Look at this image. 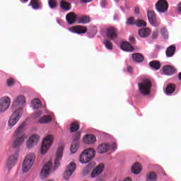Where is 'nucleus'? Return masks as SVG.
Returning <instances> with one entry per match:
<instances>
[{"instance_id":"f257e3e1","label":"nucleus","mask_w":181,"mask_h":181,"mask_svg":"<svg viewBox=\"0 0 181 181\" xmlns=\"http://www.w3.org/2000/svg\"><path fill=\"white\" fill-rule=\"evenodd\" d=\"M25 123L21 124L14 134L16 139L13 142V148H15L16 149L19 148L22 144L25 142V130L23 128H25Z\"/></svg>"},{"instance_id":"f03ea898","label":"nucleus","mask_w":181,"mask_h":181,"mask_svg":"<svg viewBox=\"0 0 181 181\" xmlns=\"http://www.w3.org/2000/svg\"><path fill=\"white\" fill-rule=\"evenodd\" d=\"M35 159H36V156L33 153H30L25 156L23 162V173H26V172L30 170L32 166H33V163H35Z\"/></svg>"},{"instance_id":"7ed1b4c3","label":"nucleus","mask_w":181,"mask_h":181,"mask_svg":"<svg viewBox=\"0 0 181 181\" xmlns=\"http://www.w3.org/2000/svg\"><path fill=\"white\" fill-rule=\"evenodd\" d=\"M139 90L143 95H148L151 93L152 88V82L149 79H143L141 83L138 84Z\"/></svg>"},{"instance_id":"20e7f679","label":"nucleus","mask_w":181,"mask_h":181,"mask_svg":"<svg viewBox=\"0 0 181 181\" xmlns=\"http://www.w3.org/2000/svg\"><path fill=\"white\" fill-rule=\"evenodd\" d=\"M95 156V150L87 148L80 155V162L81 163H88Z\"/></svg>"},{"instance_id":"39448f33","label":"nucleus","mask_w":181,"mask_h":181,"mask_svg":"<svg viewBox=\"0 0 181 181\" xmlns=\"http://www.w3.org/2000/svg\"><path fill=\"white\" fill-rule=\"evenodd\" d=\"M22 113V107H18V109H15L14 112L11 115L8 119V124L10 128L15 127L19 119H21V114Z\"/></svg>"},{"instance_id":"423d86ee","label":"nucleus","mask_w":181,"mask_h":181,"mask_svg":"<svg viewBox=\"0 0 181 181\" xmlns=\"http://www.w3.org/2000/svg\"><path fill=\"white\" fill-rule=\"evenodd\" d=\"M52 144H53V135L49 134L42 141V146H41L42 155L46 154L49 148L52 146Z\"/></svg>"},{"instance_id":"0eeeda50","label":"nucleus","mask_w":181,"mask_h":181,"mask_svg":"<svg viewBox=\"0 0 181 181\" xmlns=\"http://www.w3.org/2000/svg\"><path fill=\"white\" fill-rule=\"evenodd\" d=\"M168 8L169 4L166 0H158L156 4V9L160 13H165V12H168Z\"/></svg>"},{"instance_id":"6e6552de","label":"nucleus","mask_w":181,"mask_h":181,"mask_svg":"<svg viewBox=\"0 0 181 181\" xmlns=\"http://www.w3.org/2000/svg\"><path fill=\"white\" fill-rule=\"evenodd\" d=\"M74 170H76V163L74 162L70 163L63 174V178L64 180H69L70 179V176L74 173Z\"/></svg>"},{"instance_id":"1a4fd4ad","label":"nucleus","mask_w":181,"mask_h":181,"mask_svg":"<svg viewBox=\"0 0 181 181\" xmlns=\"http://www.w3.org/2000/svg\"><path fill=\"white\" fill-rule=\"evenodd\" d=\"M50 172H52V162L49 161L44 165L43 168L41 170V172L40 173L41 179L43 180L46 179V177H49Z\"/></svg>"},{"instance_id":"9d476101","label":"nucleus","mask_w":181,"mask_h":181,"mask_svg":"<svg viewBox=\"0 0 181 181\" xmlns=\"http://www.w3.org/2000/svg\"><path fill=\"white\" fill-rule=\"evenodd\" d=\"M11 105V98L8 96H4L0 99V112H5Z\"/></svg>"},{"instance_id":"9b49d317","label":"nucleus","mask_w":181,"mask_h":181,"mask_svg":"<svg viewBox=\"0 0 181 181\" xmlns=\"http://www.w3.org/2000/svg\"><path fill=\"white\" fill-rule=\"evenodd\" d=\"M81 133L80 132H77L75 134L74 139L73 140L70 151L71 153H76L77 150L78 149V141H80V135Z\"/></svg>"},{"instance_id":"f8f14e48","label":"nucleus","mask_w":181,"mask_h":181,"mask_svg":"<svg viewBox=\"0 0 181 181\" xmlns=\"http://www.w3.org/2000/svg\"><path fill=\"white\" fill-rule=\"evenodd\" d=\"M18 156H19V153L18 152L15 153L14 154H12L8 159L6 163V168L7 169H12L13 166L16 164V162H18Z\"/></svg>"},{"instance_id":"ddd939ff","label":"nucleus","mask_w":181,"mask_h":181,"mask_svg":"<svg viewBox=\"0 0 181 181\" xmlns=\"http://www.w3.org/2000/svg\"><path fill=\"white\" fill-rule=\"evenodd\" d=\"M106 36L111 40H115L118 37V30L114 27L107 28L106 29Z\"/></svg>"},{"instance_id":"4468645a","label":"nucleus","mask_w":181,"mask_h":181,"mask_svg":"<svg viewBox=\"0 0 181 181\" xmlns=\"http://www.w3.org/2000/svg\"><path fill=\"white\" fill-rule=\"evenodd\" d=\"M70 32L77 33V35H83L87 33V27L83 25H75L69 28Z\"/></svg>"},{"instance_id":"2eb2a0df","label":"nucleus","mask_w":181,"mask_h":181,"mask_svg":"<svg viewBox=\"0 0 181 181\" xmlns=\"http://www.w3.org/2000/svg\"><path fill=\"white\" fill-rule=\"evenodd\" d=\"M26 102L25 96L19 95L17 97V99L13 103V108H16V110H19L21 107V104H25Z\"/></svg>"},{"instance_id":"dca6fc26","label":"nucleus","mask_w":181,"mask_h":181,"mask_svg":"<svg viewBox=\"0 0 181 181\" xmlns=\"http://www.w3.org/2000/svg\"><path fill=\"white\" fill-rule=\"evenodd\" d=\"M147 16L148 18V21L153 26H158V23H156V14L155 11L150 10L147 12Z\"/></svg>"},{"instance_id":"f3484780","label":"nucleus","mask_w":181,"mask_h":181,"mask_svg":"<svg viewBox=\"0 0 181 181\" xmlns=\"http://www.w3.org/2000/svg\"><path fill=\"white\" fill-rule=\"evenodd\" d=\"M69 25H74L77 22L78 16L74 12L69 13L66 16Z\"/></svg>"},{"instance_id":"a211bd4d","label":"nucleus","mask_w":181,"mask_h":181,"mask_svg":"<svg viewBox=\"0 0 181 181\" xmlns=\"http://www.w3.org/2000/svg\"><path fill=\"white\" fill-rule=\"evenodd\" d=\"M62 158H63V147L60 146L58 148L57 151V157L54 161L55 168H57L59 165H60V161L62 160Z\"/></svg>"},{"instance_id":"6ab92c4d","label":"nucleus","mask_w":181,"mask_h":181,"mask_svg":"<svg viewBox=\"0 0 181 181\" xmlns=\"http://www.w3.org/2000/svg\"><path fill=\"white\" fill-rule=\"evenodd\" d=\"M163 71L166 76H173L176 73V69L172 65H166L163 66Z\"/></svg>"},{"instance_id":"aec40b11","label":"nucleus","mask_w":181,"mask_h":181,"mask_svg":"<svg viewBox=\"0 0 181 181\" xmlns=\"http://www.w3.org/2000/svg\"><path fill=\"white\" fill-rule=\"evenodd\" d=\"M104 170V164H99L92 172L91 177H97Z\"/></svg>"},{"instance_id":"412c9836","label":"nucleus","mask_w":181,"mask_h":181,"mask_svg":"<svg viewBox=\"0 0 181 181\" xmlns=\"http://www.w3.org/2000/svg\"><path fill=\"white\" fill-rule=\"evenodd\" d=\"M40 136L34 134L31 136L27 143L28 147V148H32L33 146V144H37L39 142Z\"/></svg>"},{"instance_id":"4be33fe9","label":"nucleus","mask_w":181,"mask_h":181,"mask_svg":"<svg viewBox=\"0 0 181 181\" xmlns=\"http://www.w3.org/2000/svg\"><path fill=\"white\" fill-rule=\"evenodd\" d=\"M95 141H97V138L95 137V136L93 134H87V135H85L83 137V142L85 144H94Z\"/></svg>"},{"instance_id":"5701e85b","label":"nucleus","mask_w":181,"mask_h":181,"mask_svg":"<svg viewBox=\"0 0 181 181\" xmlns=\"http://www.w3.org/2000/svg\"><path fill=\"white\" fill-rule=\"evenodd\" d=\"M110 150V145L108 144H102L98 146L97 152L98 153H105Z\"/></svg>"},{"instance_id":"b1692460","label":"nucleus","mask_w":181,"mask_h":181,"mask_svg":"<svg viewBox=\"0 0 181 181\" xmlns=\"http://www.w3.org/2000/svg\"><path fill=\"white\" fill-rule=\"evenodd\" d=\"M120 47L124 52H132L134 50V47L128 42H122Z\"/></svg>"},{"instance_id":"393cba45","label":"nucleus","mask_w":181,"mask_h":181,"mask_svg":"<svg viewBox=\"0 0 181 181\" xmlns=\"http://www.w3.org/2000/svg\"><path fill=\"white\" fill-rule=\"evenodd\" d=\"M29 6H31L33 9L37 11V9L42 8V2L39 0H31Z\"/></svg>"},{"instance_id":"a878e982","label":"nucleus","mask_w":181,"mask_h":181,"mask_svg":"<svg viewBox=\"0 0 181 181\" xmlns=\"http://www.w3.org/2000/svg\"><path fill=\"white\" fill-rule=\"evenodd\" d=\"M176 52V46L170 45L168 47L165 51V54L167 57H173V56Z\"/></svg>"},{"instance_id":"bb28decb","label":"nucleus","mask_w":181,"mask_h":181,"mask_svg":"<svg viewBox=\"0 0 181 181\" xmlns=\"http://www.w3.org/2000/svg\"><path fill=\"white\" fill-rule=\"evenodd\" d=\"M132 59L136 62V63H142L144 60H145V58L144 57V55L140 53H134L132 54Z\"/></svg>"},{"instance_id":"cd10ccee","label":"nucleus","mask_w":181,"mask_h":181,"mask_svg":"<svg viewBox=\"0 0 181 181\" xmlns=\"http://www.w3.org/2000/svg\"><path fill=\"white\" fill-rule=\"evenodd\" d=\"M142 169L141 168V165L139 163H134L132 167V173L134 175H139L141 173Z\"/></svg>"},{"instance_id":"c85d7f7f","label":"nucleus","mask_w":181,"mask_h":181,"mask_svg":"<svg viewBox=\"0 0 181 181\" xmlns=\"http://www.w3.org/2000/svg\"><path fill=\"white\" fill-rule=\"evenodd\" d=\"M139 35L141 37H148L151 35L149 28H141L139 30Z\"/></svg>"},{"instance_id":"c756f323","label":"nucleus","mask_w":181,"mask_h":181,"mask_svg":"<svg viewBox=\"0 0 181 181\" xmlns=\"http://www.w3.org/2000/svg\"><path fill=\"white\" fill-rule=\"evenodd\" d=\"M90 22V16H82L80 17H78L77 18V23H81L82 25H84L86 23H89Z\"/></svg>"},{"instance_id":"7c9ffc66","label":"nucleus","mask_w":181,"mask_h":181,"mask_svg":"<svg viewBox=\"0 0 181 181\" xmlns=\"http://www.w3.org/2000/svg\"><path fill=\"white\" fill-rule=\"evenodd\" d=\"M175 90L176 86H175L173 83H169L165 88V93L169 95V94H173V93H175Z\"/></svg>"},{"instance_id":"2f4dec72","label":"nucleus","mask_w":181,"mask_h":181,"mask_svg":"<svg viewBox=\"0 0 181 181\" xmlns=\"http://www.w3.org/2000/svg\"><path fill=\"white\" fill-rule=\"evenodd\" d=\"M49 122H52V116L50 115H45L39 119L40 124H49Z\"/></svg>"},{"instance_id":"473e14b6","label":"nucleus","mask_w":181,"mask_h":181,"mask_svg":"<svg viewBox=\"0 0 181 181\" xmlns=\"http://www.w3.org/2000/svg\"><path fill=\"white\" fill-rule=\"evenodd\" d=\"M149 66L154 70H159L160 69V62L159 61H151L149 62Z\"/></svg>"},{"instance_id":"72a5a7b5","label":"nucleus","mask_w":181,"mask_h":181,"mask_svg":"<svg viewBox=\"0 0 181 181\" xmlns=\"http://www.w3.org/2000/svg\"><path fill=\"white\" fill-rule=\"evenodd\" d=\"M80 129V124H78V122H74L71 124L70 131L71 132H77Z\"/></svg>"},{"instance_id":"f704fd0d","label":"nucleus","mask_w":181,"mask_h":181,"mask_svg":"<svg viewBox=\"0 0 181 181\" xmlns=\"http://www.w3.org/2000/svg\"><path fill=\"white\" fill-rule=\"evenodd\" d=\"M146 179L150 181H156L158 180V175L155 173L151 172L146 175Z\"/></svg>"},{"instance_id":"c9c22d12","label":"nucleus","mask_w":181,"mask_h":181,"mask_svg":"<svg viewBox=\"0 0 181 181\" xmlns=\"http://www.w3.org/2000/svg\"><path fill=\"white\" fill-rule=\"evenodd\" d=\"M60 6L64 11H69L70 9V4L64 1H61Z\"/></svg>"},{"instance_id":"e433bc0d","label":"nucleus","mask_w":181,"mask_h":181,"mask_svg":"<svg viewBox=\"0 0 181 181\" xmlns=\"http://www.w3.org/2000/svg\"><path fill=\"white\" fill-rule=\"evenodd\" d=\"M33 104L35 110H37V108H40V107H42V102L39 98L34 99L33 100Z\"/></svg>"},{"instance_id":"4c0bfd02","label":"nucleus","mask_w":181,"mask_h":181,"mask_svg":"<svg viewBox=\"0 0 181 181\" xmlns=\"http://www.w3.org/2000/svg\"><path fill=\"white\" fill-rule=\"evenodd\" d=\"M103 43L106 49H107V50H112L113 46H112V42H111V41L108 40H104Z\"/></svg>"},{"instance_id":"58836bf2","label":"nucleus","mask_w":181,"mask_h":181,"mask_svg":"<svg viewBox=\"0 0 181 181\" xmlns=\"http://www.w3.org/2000/svg\"><path fill=\"white\" fill-rule=\"evenodd\" d=\"M136 26H138V28H142L144 26H146V22H145L142 20H136Z\"/></svg>"},{"instance_id":"ea45409f","label":"nucleus","mask_w":181,"mask_h":181,"mask_svg":"<svg viewBox=\"0 0 181 181\" xmlns=\"http://www.w3.org/2000/svg\"><path fill=\"white\" fill-rule=\"evenodd\" d=\"M49 6L51 8H56L57 6V1L56 0H49L48 1Z\"/></svg>"},{"instance_id":"a19ab883","label":"nucleus","mask_w":181,"mask_h":181,"mask_svg":"<svg viewBox=\"0 0 181 181\" xmlns=\"http://www.w3.org/2000/svg\"><path fill=\"white\" fill-rule=\"evenodd\" d=\"M136 21H135V18L134 17H130L127 19V25H136Z\"/></svg>"},{"instance_id":"79ce46f5","label":"nucleus","mask_w":181,"mask_h":181,"mask_svg":"<svg viewBox=\"0 0 181 181\" xmlns=\"http://www.w3.org/2000/svg\"><path fill=\"white\" fill-rule=\"evenodd\" d=\"M160 33L164 39H168V37H169V35H168V30L166 29L162 28Z\"/></svg>"},{"instance_id":"37998d69","label":"nucleus","mask_w":181,"mask_h":181,"mask_svg":"<svg viewBox=\"0 0 181 181\" xmlns=\"http://www.w3.org/2000/svg\"><path fill=\"white\" fill-rule=\"evenodd\" d=\"M7 83V86H8V87H11V86H13L15 81L13 78H8L6 81Z\"/></svg>"},{"instance_id":"c03bdc74","label":"nucleus","mask_w":181,"mask_h":181,"mask_svg":"<svg viewBox=\"0 0 181 181\" xmlns=\"http://www.w3.org/2000/svg\"><path fill=\"white\" fill-rule=\"evenodd\" d=\"M158 35H159V33H158V31L153 32L152 39H157Z\"/></svg>"},{"instance_id":"a18cd8bd","label":"nucleus","mask_w":181,"mask_h":181,"mask_svg":"<svg viewBox=\"0 0 181 181\" xmlns=\"http://www.w3.org/2000/svg\"><path fill=\"white\" fill-rule=\"evenodd\" d=\"M40 115H42V111H38L35 113L34 117H35V118H39V117H40Z\"/></svg>"},{"instance_id":"49530a36","label":"nucleus","mask_w":181,"mask_h":181,"mask_svg":"<svg viewBox=\"0 0 181 181\" xmlns=\"http://www.w3.org/2000/svg\"><path fill=\"white\" fill-rule=\"evenodd\" d=\"M177 10L178 12L181 13V2L177 4Z\"/></svg>"},{"instance_id":"de8ad7c7","label":"nucleus","mask_w":181,"mask_h":181,"mask_svg":"<svg viewBox=\"0 0 181 181\" xmlns=\"http://www.w3.org/2000/svg\"><path fill=\"white\" fill-rule=\"evenodd\" d=\"M129 42L131 43H133L134 45H135V37H130L129 38Z\"/></svg>"},{"instance_id":"09e8293b","label":"nucleus","mask_w":181,"mask_h":181,"mask_svg":"<svg viewBox=\"0 0 181 181\" xmlns=\"http://www.w3.org/2000/svg\"><path fill=\"white\" fill-rule=\"evenodd\" d=\"M91 1L93 0H81V2H82V4H87L88 2H91Z\"/></svg>"},{"instance_id":"8fccbe9b","label":"nucleus","mask_w":181,"mask_h":181,"mask_svg":"<svg viewBox=\"0 0 181 181\" xmlns=\"http://www.w3.org/2000/svg\"><path fill=\"white\" fill-rule=\"evenodd\" d=\"M134 13H136L137 15L139 14V8L136 7L134 8Z\"/></svg>"},{"instance_id":"3c124183","label":"nucleus","mask_w":181,"mask_h":181,"mask_svg":"<svg viewBox=\"0 0 181 181\" xmlns=\"http://www.w3.org/2000/svg\"><path fill=\"white\" fill-rule=\"evenodd\" d=\"M127 71H128L129 73H131V74H132V71H133L132 67L129 66V67L127 68Z\"/></svg>"},{"instance_id":"603ef678","label":"nucleus","mask_w":181,"mask_h":181,"mask_svg":"<svg viewBox=\"0 0 181 181\" xmlns=\"http://www.w3.org/2000/svg\"><path fill=\"white\" fill-rule=\"evenodd\" d=\"M112 149H114V151H115L117 149V144L115 143H113V144L112 145Z\"/></svg>"},{"instance_id":"864d4df0","label":"nucleus","mask_w":181,"mask_h":181,"mask_svg":"<svg viewBox=\"0 0 181 181\" xmlns=\"http://www.w3.org/2000/svg\"><path fill=\"white\" fill-rule=\"evenodd\" d=\"M96 181H104V179L99 177Z\"/></svg>"},{"instance_id":"5fc2aeb1","label":"nucleus","mask_w":181,"mask_h":181,"mask_svg":"<svg viewBox=\"0 0 181 181\" xmlns=\"http://www.w3.org/2000/svg\"><path fill=\"white\" fill-rule=\"evenodd\" d=\"M178 78H179V80H180V81H181V72L179 73V74H178Z\"/></svg>"},{"instance_id":"6e6d98bb","label":"nucleus","mask_w":181,"mask_h":181,"mask_svg":"<svg viewBox=\"0 0 181 181\" xmlns=\"http://www.w3.org/2000/svg\"><path fill=\"white\" fill-rule=\"evenodd\" d=\"M23 1H29V0H23Z\"/></svg>"}]
</instances>
